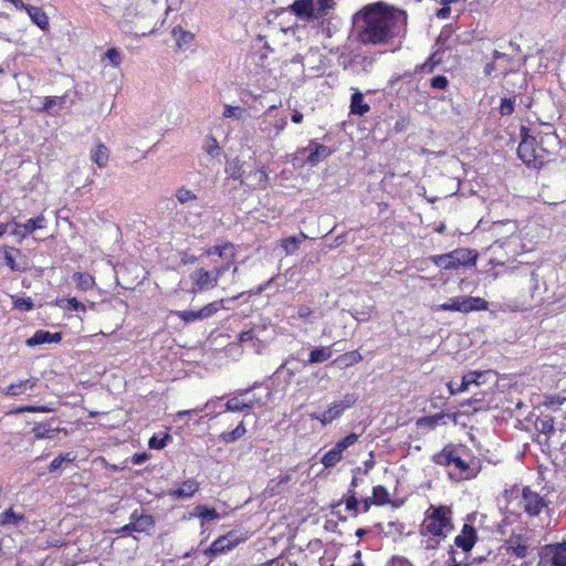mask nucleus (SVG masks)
Listing matches in <instances>:
<instances>
[{"label": "nucleus", "instance_id": "f257e3e1", "mask_svg": "<svg viewBox=\"0 0 566 566\" xmlns=\"http://www.w3.org/2000/svg\"><path fill=\"white\" fill-rule=\"evenodd\" d=\"M355 23L364 44L385 43L398 34V18L382 2L365 7L356 14Z\"/></svg>", "mask_w": 566, "mask_h": 566}, {"label": "nucleus", "instance_id": "f03ea898", "mask_svg": "<svg viewBox=\"0 0 566 566\" xmlns=\"http://www.w3.org/2000/svg\"><path fill=\"white\" fill-rule=\"evenodd\" d=\"M451 520L452 511L449 506L430 505L426 512V517L421 525L422 533L444 538L453 530Z\"/></svg>", "mask_w": 566, "mask_h": 566}, {"label": "nucleus", "instance_id": "7ed1b4c3", "mask_svg": "<svg viewBox=\"0 0 566 566\" xmlns=\"http://www.w3.org/2000/svg\"><path fill=\"white\" fill-rule=\"evenodd\" d=\"M118 23L124 33L134 34L136 36H145L153 33L155 30L150 18L140 12L133 2L125 8Z\"/></svg>", "mask_w": 566, "mask_h": 566}, {"label": "nucleus", "instance_id": "20e7f679", "mask_svg": "<svg viewBox=\"0 0 566 566\" xmlns=\"http://www.w3.org/2000/svg\"><path fill=\"white\" fill-rule=\"evenodd\" d=\"M478 254L470 249H455L446 254L430 256L431 262L443 270H457L460 266L474 265Z\"/></svg>", "mask_w": 566, "mask_h": 566}, {"label": "nucleus", "instance_id": "39448f33", "mask_svg": "<svg viewBox=\"0 0 566 566\" xmlns=\"http://www.w3.org/2000/svg\"><path fill=\"white\" fill-rule=\"evenodd\" d=\"M549 501L534 491L531 486H523L517 495L518 507L530 517H538L549 510Z\"/></svg>", "mask_w": 566, "mask_h": 566}, {"label": "nucleus", "instance_id": "423d86ee", "mask_svg": "<svg viewBox=\"0 0 566 566\" xmlns=\"http://www.w3.org/2000/svg\"><path fill=\"white\" fill-rule=\"evenodd\" d=\"M432 460L438 465L454 467L459 471L461 479H470L474 476L473 470L461 457L460 450L452 444L446 446L440 452L432 457Z\"/></svg>", "mask_w": 566, "mask_h": 566}, {"label": "nucleus", "instance_id": "0eeeda50", "mask_svg": "<svg viewBox=\"0 0 566 566\" xmlns=\"http://www.w3.org/2000/svg\"><path fill=\"white\" fill-rule=\"evenodd\" d=\"M489 303L482 297L461 295L449 298L447 302L438 305L437 310L442 312L470 313L475 311H486Z\"/></svg>", "mask_w": 566, "mask_h": 566}, {"label": "nucleus", "instance_id": "6e6552de", "mask_svg": "<svg viewBox=\"0 0 566 566\" xmlns=\"http://www.w3.org/2000/svg\"><path fill=\"white\" fill-rule=\"evenodd\" d=\"M537 566H566V541L543 546Z\"/></svg>", "mask_w": 566, "mask_h": 566}, {"label": "nucleus", "instance_id": "1a4fd4ad", "mask_svg": "<svg viewBox=\"0 0 566 566\" xmlns=\"http://www.w3.org/2000/svg\"><path fill=\"white\" fill-rule=\"evenodd\" d=\"M547 128L549 130L539 132L536 134V136H532L537 151L543 156L555 154L558 150L560 144L558 135L552 130L551 127Z\"/></svg>", "mask_w": 566, "mask_h": 566}, {"label": "nucleus", "instance_id": "9d476101", "mask_svg": "<svg viewBox=\"0 0 566 566\" xmlns=\"http://www.w3.org/2000/svg\"><path fill=\"white\" fill-rule=\"evenodd\" d=\"M518 157L527 165L536 167L537 163L543 164L544 157L537 151L536 145L532 136H524L517 147Z\"/></svg>", "mask_w": 566, "mask_h": 566}, {"label": "nucleus", "instance_id": "9b49d317", "mask_svg": "<svg viewBox=\"0 0 566 566\" xmlns=\"http://www.w3.org/2000/svg\"><path fill=\"white\" fill-rule=\"evenodd\" d=\"M285 117L272 118L269 114L259 120V130L269 139L276 138L286 127Z\"/></svg>", "mask_w": 566, "mask_h": 566}, {"label": "nucleus", "instance_id": "f8f14e48", "mask_svg": "<svg viewBox=\"0 0 566 566\" xmlns=\"http://www.w3.org/2000/svg\"><path fill=\"white\" fill-rule=\"evenodd\" d=\"M240 538L234 532H229L227 535L218 537L208 549L205 551V554L208 556H216L218 554L231 551L239 543Z\"/></svg>", "mask_w": 566, "mask_h": 566}, {"label": "nucleus", "instance_id": "ddd939ff", "mask_svg": "<svg viewBox=\"0 0 566 566\" xmlns=\"http://www.w3.org/2000/svg\"><path fill=\"white\" fill-rule=\"evenodd\" d=\"M45 221L46 220L43 214H39L36 218L29 219L24 223H19L12 220L11 223L14 224L12 234L19 237L20 239H24L29 233L45 228Z\"/></svg>", "mask_w": 566, "mask_h": 566}, {"label": "nucleus", "instance_id": "4468645a", "mask_svg": "<svg viewBox=\"0 0 566 566\" xmlns=\"http://www.w3.org/2000/svg\"><path fill=\"white\" fill-rule=\"evenodd\" d=\"M528 539L522 534H512L506 539V552L518 558H525L528 555Z\"/></svg>", "mask_w": 566, "mask_h": 566}, {"label": "nucleus", "instance_id": "2eb2a0df", "mask_svg": "<svg viewBox=\"0 0 566 566\" xmlns=\"http://www.w3.org/2000/svg\"><path fill=\"white\" fill-rule=\"evenodd\" d=\"M478 541L475 528L470 524H464L461 533L455 536L454 545L461 548L464 553L470 552Z\"/></svg>", "mask_w": 566, "mask_h": 566}, {"label": "nucleus", "instance_id": "dca6fc26", "mask_svg": "<svg viewBox=\"0 0 566 566\" xmlns=\"http://www.w3.org/2000/svg\"><path fill=\"white\" fill-rule=\"evenodd\" d=\"M61 431L60 421L57 419H50L45 422L34 424L32 432L36 440L53 439Z\"/></svg>", "mask_w": 566, "mask_h": 566}, {"label": "nucleus", "instance_id": "f3484780", "mask_svg": "<svg viewBox=\"0 0 566 566\" xmlns=\"http://www.w3.org/2000/svg\"><path fill=\"white\" fill-rule=\"evenodd\" d=\"M3 258L6 265L12 271L23 272L28 269V260L19 249L6 248Z\"/></svg>", "mask_w": 566, "mask_h": 566}, {"label": "nucleus", "instance_id": "a211bd4d", "mask_svg": "<svg viewBox=\"0 0 566 566\" xmlns=\"http://www.w3.org/2000/svg\"><path fill=\"white\" fill-rule=\"evenodd\" d=\"M193 281V291H206L217 286L218 281L212 271H206L203 269L196 270L191 275Z\"/></svg>", "mask_w": 566, "mask_h": 566}, {"label": "nucleus", "instance_id": "6ab92c4d", "mask_svg": "<svg viewBox=\"0 0 566 566\" xmlns=\"http://www.w3.org/2000/svg\"><path fill=\"white\" fill-rule=\"evenodd\" d=\"M306 163L311 166H316L319 161L326 159L332 155V150L325 146L317 144L315 142H311L308 147L302 149V153H307Z\"/></svg>", "mask_w": 566, "mask_h": 566}, {"label": "nucleus", "instance_id": "aec40b11", "mask_svg": "<svg viewBox=\"0 0 566 566\" xmlns=\"http://www.w3.org/2000/svg\"><path fill=\"white\" fill-rule=\"evenodd\" d=\"M67 99V95L46 96L43 99L42 106L38 111L51 116H56L62 109L66 108Z\"/></svg>", "mask_w": 566, "mask_h": 566}, {"label": "nucleus", "instance_id": "412c9836", "mask_svg": "<svg viewBox=\"0 0 566 566\" xmlns=\"http://www.w3.org/2000/svg\"><path fill=\"white\" fill-rule=\"evenodd\" d=\"M62 339L61 333H50L48 331L39 329L32 337L28 338L25 344L29 347H34L42 344L59 343Z\"/></svg>", "mask_w": 566, "mask_h": 566}, {"label": "nucleus", "instance_id": "4be33fe9", "mask_svg": "<svg viewBox=\"0 0 566 566\" xmlns=\"http://www.w3.org/2000/svg\"><path fill=\"white\" fill-rule=\"evenodd\" d=\"M291 10L300 19H305V20L317 19V14H315L313 0H296L291 6Z\"/></svg>", "mask_w": 566, "mask_h": 566}, {"label": "nucleus", "instance_id": "5701e85b", "mask_svg": "<svg viewBox=\"0 0 566 566\" xmlns=\"http://www.w3.org/2000/svg\"><path fill=\"white\" fill-rule=\"evenodd\" d=\"M255 387V385H253L252 387L250 388H247V389H243V390H239L238 391V396L235 397H232L230 398L227 403H226V411H231V412H241L243 410H251L253 409V403L250 402V403H244L243 401L244 400H240V396H248L250 394V391Z\"/></svg>", "mask_w": 566, "mask_h": 566}, {"label": "nucleus", "instance_id": "b1692460", "mask_svg": "<svg viewBox=\"0 0 566 566\" xmlns=\"http://www.w3.org/2000/svg\"><path fill=\"white\" fill-rule=\"evenodd\" d=\"M482 373L471 371L462 377L461 384L457 389H453V381L448 382V389L450 395H457L459 392L467 391L469 386L472 384L479 385V379L482 377Z\"/></svg>", "mask_w": 566, "mask_h": 566}, {"label": "nucleus", "instance_id": "393cba45", "mask_svg": "<svg viewBox=\"0 0 566 566\" xmlns=\"http://www.w3.org/2000/svg\"><path fill=\"white\" fill-rule=\"evenodd\" d=\"M370 111L369 104L364 101V95L360 91L355 90L350 96V113L358 116H364Z\"/></svg>", "mask_w": 566, "mask_h": 566}, {"label": "nucleus", "instance_id": "a878e982", "mask_svg": "<svg viewBox=\"0 0 566 566\" xmlns=\"http://www.w3.org/2000/svg\"><path fill=\"white\" fill-rule=\"evenodd\" d=\"M24 10L27 11L32 22L36 24L41 30L44 31L49 28V18L42 8L27 6Z\"/></svg>", "mask_w": 566, "mask_h": 566}, {"label": "nucleus", "instance_id": "bb28decb", "mask_svg": "<svg viewBox=\"0 0 566 566\" xmlns=\"http://www.w3.org/2000/svg\"><path fill=\"white\" fill-rule=\"evenodd\" d=\"M199 490L197 481L189 479L182 483V485L170 492L175 499H190Z\"/></svg>", "mask_w": 566, "mask_h": 566}, {"label": "nucleus", "instance_id": "cd10ccee", "mask_svg": "<svg viewBox=\"0 0 566 566\" xmlns=\"http://www.w3.org/2000/svg\"><path fill=\"white\" fill-rule=\"evenodd\" d=\"M342 503H345L346 511L350 512L352 516L356 517L358 515L359 501L357 499L356 491H354L353 489H348L344 497L339 500L337 503H335L333 507H338L342 505Z\"/></svg>", "mask_w": 566, "mask_h": 566}, {"label": "nucleus", "instance_id": "c85d7f7f", "mask_svg": "<svg viewBox=\"0 0 566 566\" xmlns=\"http://www.w3.org/2000/svg\"><path fill=\"white\" fill-rule=\"evenodd\" d=\"M342 411L339 410L336 402H334L327 410L322 413L313 412L310 415L311 419L321 421L324 426L331 423L333 420L339 418L342 416Z\"/></svg>", "mask_w": 566, "mask_h": 566}, {"label": "nucleus", "instance_id": "c756f323", "mask_svg": "<svg viewBox=\"0 0 566 566\" xmlns=\"http://www.w3.org/2000/svg\"><path fill=\"white\" fill-rule=\"evenodd\" d=\"M245 180L253 188L264 189L268 184V174L264 168L256 169L255 171H250L245 176Z\"/></svg>", "mask_w": 566, "mask_h": 566}, {"label": "nucleus", "instance_id": "7c9ffc66", "mask_svg": "<svg viewBox=\"0 0 566 566\" xmlns=\"http://www.w3.org/2000/svg\"><path fill=\"white\" fill-rule=\"evenodd\" d=\"M307 239V235L303 232L296 234V235H290L287 238L282 239L281 247L284 249L286 254H293L295 253L300 244Z\"/></svg>", "mask_w": 566, "mask_h": 566}, {"label": "nucleus", "instance_id": "2f4dec72", "mask_svg": "<svg viewBox=\"0 0 566 566\" xmlns=\"http://www.w3.org/2000/svg\"><path fill=\"white\" fill-rule=\"evenodd\" d=\"M333 355L332 347H316L308 355V364H319L328 360Z\"/></svg>", "mask_w": 566, "mask_h": 566}, {"label": "nucleus", "instance_id": "473e14b6", "mask_svg": "<svg viewBox=\"0 0 566 566\" xmlns=\"http://www.w3.org/2000/svg\"><path fill=\"white\" fill-rule=\"evenodd\" d=\"M247 432L243 421H241L232 431L222 432L219 440L224 443H232L242 438Z\"/></svg>", "mask_w": 566, "mask_h": 566}, {"label": "nucleus", "instance_id": "72a5a7b5", "mask_svg": "<svg viewBox=\"0 0 566 566\" xmlns=\"http://www.w3.org/2000/svg\"><path fill=\"white\" fill-rule=\"evenodd\" d=\"M108 149L105 145L98 144L94 150L91 153V159L98 167H105L108 163Z\"/></svg>", "mask_w": 566, "mask_h": 566}, {"label": "nucleus", "instance_id": "f704fd0d", "mask_svg": "<svg viewBox=\"0 0 566 566\" xmlns=\"http://www.w3.org/2000/svg\"><path fill=\"white\" fill-rule=\"evenodd\" d=\"M35 384H36V379L35 378H30V379L21 380L19 382L11 384L7 388L6 392L8 395H11V396H18V395H21L22 392H24L27 389L33 388L35 386Z\"/></svg>", "mask_w": 566, "mask_h": 566}, {"label": "nucleus", "instance_id": "c9c22d12", "mask_svg": "<svg viewBox=\"0 0 566 566\" xmlns=\"http://www.w3.org/2000/svg\"><path fill=\"white\" fill-rule=\"evenodd\" d=\"M154 526L155 520L149 514H140V516L133 522V528H135L137 533L148 532L154 528Z\"/></svg>", "mask_w": 566, "mask_h": 566}, {"label": "nucleus", "instance_id": "e433bc0d", "mask_svg": "<svg viewBox=\"0 0 566 566\" xmlns=\"http://www.w3.org/2000/svg\"><path fill=\"white\" fill-rule=\"evenodd\" d=\"M363 359L361 355L357 350H352L348 353H345L340 355L338 358L335 359V364H337L339 367H349L354 364L359 363Z\"/></svg>", "mask_w": 566, "mask_h": 566}, {"label": "nucleus", "instance_id": "4c0bfd02", "mask_svg": "<svg viewBox=\"0 0 566 566\" xmlns=\"http://www.w3.org/2000/svg\"><path fill=\"white\" fill-rule=\"evenodd\" d=\"M227 171L230 174V177L234 180L244 181L245 176L248 175L245 169L243 168V164L240 163L238 158L232 160L227 168Z\"/></svg>", "mask_w": 566, "mask_h": 566}, {"label": "nucleus", "instance_id": "58836bf2", "mask_svg": "<svg viewBox=\"0 0 566 566\" xmlns=\"http://www.w3.org/2000/svg\"><path fill=\"white\" fill-rule=\"evenodd\" d=\"M447 415L444 412H439L433 416L422 417L417 420V426L419 428L427 427L429 429H434L440 422L444 419Z\"/></svg>", "mask_w": 566, "mask_h": 566}, {"label": "nucleus", "instance_id": "ea45409f", "mask_svg": "<svg viewBox=\"0 0 566 566\" xmlns=\"http://www.w3.org/2000/svg\"><path fill=\"white\" fill-rule=\"evenodd\" d=\"M76 457L73 452H66L56 457L49 465L50 472H55L63 467V464L73 463Z\"/></svg>", "mask_w": 566, "mask_h": 566}, {"label": "nucleus", "instance_id": "a19ab883", "mask_svg": "<svg viewBox=\"0 0 566 566\" xmlns=\"http://www.w3.org/2000/svg\"><path fill=\"white\" fill-rule=\"evenodd\" d=\"M76 286L83 291L91 289L94 285V279L87 273L76 272L73 275Z\"/></svg>", "mask_w": 566, "mask_h": 566}, {"label": "nucleus", "instance_id": "79ce46f5", "mask_svg": "<svg viewBox=\"0 0 566 566\" xmlns=\"http://www.w3.org/2000/svg\"><path fill=\"white\" fill-rule=\"evenodd\" d=\"M172 35L177 41L178 46L188 45L193 40V34L189 31H184L179 27L172 29Z\"/></svg>", "mask_w": 566, "mask_h": 566}, {"label": "nucleus", "instance_id": "37998d69", "mask_svg": "<svg viewBox=\"0 0 566 566\" xmlns=\"http://www.w3.org/2000/svg\"><path fill=\"white\" fill-rule=\"evenodd\" d=\"M342 459L343 455L333 447L324 454L321 462L325 468H334Z\"/></svg>", "mask_w": 566, "mask_h": 566}, {"label": "nucleus", "instance_id": "c03bdc74", "mask_svg": "<svg viewBox=\"0 0 566 566\" xmlns=\"http://www.w3.org/2000/svg\"><path fill=\"white\" fill-rule=\"evenodd\" d=\"M175 197L177 201L181 205H186L190 201L197 200L196 193L186 187H179L175 192Z\"/></svg>", "mask_w": 566, "mask_h": 566}, {"label": "nucleus", "instance_id": "a18cd8bd", "mask_svg": "<svg viewBox=\"0 0 566 566\" xmlns=\"http://www.w3.org/2000/svg\"><path fill=\"white\" fill-rule=\"evenodd\" d=\"M371 497L378 505H385V504L389 503V501H390L389 493H388L387 489L382 485H377L373 489Z\"/></svg>", "mask_w": 566, "mask_h": 566}, {"label": "nucleus", "instance_id": "49530a36", "mask_svg": "<svg viewBox=\"0 0 566 566\" xmlns=\"http://www.w3.org/2000/svg\"><path fill=\"white\" fill-rule=\"evenodd\" d=\"M223 300L214 301L212 303H209L208 305L203 306L199 310L201 318H208L214 315L221 307H222Z\"/></svg>", "mask_w": 566, "mask_h": 566}, {"label": "nucleus", "instance_id": "de8ad7c7", "mask_svg": "<svg viewBox=\"0 0 566 566\" xmlns=\"http://www.w3.org/2000/svg\"><path fill=\"white\" fill-rule=\"evenodd\" d=\"M334 0H317L316 3H314L315 14H317V19L326 15L328 10H331L334 7Z\"/></svg>", "mask_w": 566, "mask_h": 566}, {"label": "nucleus", "instance_id": "09e8293b", "mask_svg": "<svg viewBox=\"0 0 566 566\" xmlns=\"http://www.w3.org/2000/svg\"><path fill=\"white\" fill-rule=\"evenodd\" d=\"M536 428L538 429V431H541L542 433H545V434H553L555 432V427H554V419L553 418H545V419H539L537 422H536Z\"/></svg>", "mask_w": 566, "mask_h": 566}, {"label": "nucleus", "instance_id": "8fccbe9b", "mask_svg": "<svg viewBox=\"0 0 566 566\" xmlns=\"http://www.w3.org/2000/svg\"><path fill=\"white\" fill-rule=\"evenodd\" d=\"M105 59L108 60L112 66L117 67L123 61V55L118 49L111 48L106 51Z\"/></svg>", "mask_w": 566, "mask_h": 566}, {"label": "nucleus", "instance_id": "3c124183", "mask_svg": "<svg viewBox=\"0 0 566 566\" xmlns=\"http://www.w3.org/2000/svg\"><path fill=\"white\" fill-rule=\"evenodd\" d=\"M205 150L209 156L214 158L220 155L221 147L219 146L217 139L210 136L206 140Z\"/></svg>", "mask_w": 566, "mask_h": 566}, {"label": "nucleus", "instance_id": "603ef678", "mask_svg": "<svg viewBox=\"0 0 566 566\" xmlns=\"http://www.w3.org/2000/svg\"><path fill=\"white\" fill-rule=\"evenodd\" d=\"M515 97L502 98L500 105V114L502 116H510L514 112Z\"/></svg>", "mask_w": 566, "mask_h": 566}, {"label": "nucleus", "instance_id": "864d4df0", "mask_svg": "<svg viewBox=\"0 0 566 566\" xmlns=\"http://www.w3.org/2000/svg\"><path fill=\"white\" fill-rule=\"evenodd\" d=\"M496 69L502 70L505 74L515 71V67H507L506 65L497 64L496 61L493 60L492 62L485 64L483 72L486 76H490Z\"/></svg>", "mask_w": 566, "mask_h": 566}, {"label": "nucleus", "instance_id": "5fc2aeb1", "mask_svg": "<svg viewBox=\"0 0 566 566\" xmlns=\"http://www.w3.org/2000/svg\"><path fill=\"white\" fill-rule=\"evenodd\" d=\"M492 57L494 61H496L497 64L506 65L507 67H514L512 63V59L507 53L500 52L497 50H494L492 52Z\"/></svg>", "mask_w": 566, "mask_h": 566}, {"label": "nucleus", "instance_id": "6e6d98bb", "mask_svg": "<svg viewBox=\"0 0 566 566\" xmlns=\"http://www.w3.org/2000/svg\"><path fill=\"white\" fill-rule=\"evenodd\" d=\"M178 317L186 323L202 319L199 311H181L177 313Z\"/></svg>", "mask_w": 566, "mask_h": 566}, {"label": "nucleus", "instance_id": "4d7b16f0", "mask_svg": "<svg viewBox=\"0 0 566 566\" xmlns=\"http://www.w3.org/2000/svg\"><path fill=\"white\" fill-rule=\"evenodd\" d=\"M357 400V397L354 394H346L344 398L339 401H336L339 410L344 412V410L350 408Z\"/></svg>", "mask_w": 566, "mask_h": 566}, {"label": "nucleus", "instance_id": "13d9d810", "mask_svg": "<svg viewBox=\"0 0 566 566\" xmlns=\"http://www.w3.org/2000/svg\"><path fill=\"white\" fill-rule=\"evenodd\" d=\"M198 516L207 521H213L219 517V513L214 509H208L206 506L198 507Z\"/></svg>", "mask_w": 566, "mask_h": 566}, {"label": "nucleus", "instance_id": "bf43d9fd", "mask_svg": "<svg viewBox=\"0 0 566 566\" xmlns=\"http://www.w3.org/2000/svg\"><path fill=\"white\" fill-rule=\"evenodd\" d=\"M256 337H258V329L255 327H253L248 331L241 332L239 334V342L241 344H247V343L252 342Z\"/></svg>", "mask_w": 566, "mask_h": 566}, {"label": "nucleus", "instance_id": "052dcab7", "mask_svg": "<svg viewBox=\"0 0 566 566\" xmlns=\"http://www.w3.org/2000/svg\"><path fill=\"white\" fill-rule=\"evenodd\" d=\"M233 247L232 244H224V245H216V247H212L210 248L208 251H207V254L208 255H219L221 258L226 256L227 254V251L228 250H232Z\"/></svg>", "mask_w": 566, "mask_h": 566}, {"label": "nucleus", "instance_id": "680f3d73", "mask_svg": "<svg viewBox=\"0 0 566 566\" xmlns=\"http://www.w3.org/2000/svg\"><path fill=\"white\" fill-rule=\"evenodd\" d=\"M449 84L447 76L437 75L430 80V86L436 90H444Z\"/></svg>", "mask_w": 566, "mask_h": 566}, {"label": "nucleus", "instance_id": "e2e57ef3", "mask_svg": "<svg viewBox=\"0 0 566 566\" xmlns=\"http://www.w3.org/2000/svg\"><path fill=\"white\" fill-rule=\"evenodd\" d=\"M34 307V304L30 297L23 298L19 297L14 301V308L20 311H31Z\"/></svg>", "mask_w": 566, "mask_h": 566}, {"label": "nucleus", "instance_id": "0e129e2a", "mask_svg": "<svg viewBox=\"0 0 566 566\" xmlns=\"http://www.w3.org/2000/svg\"><path fill=\"white\" fill-rule=\"evenodd\" d=\"M168 440H169V436H167V434L164 438H161V439H158L156 437H151L149 439L148 446H149L150 449L160 450V449H164L166 447Z\"/></svg>", "mask_w": 566, "mask_h": 566}, {"label": "nucleus", "instance_id": "69168bd1", "mask_svg": "<svg viewBox=\"0 0 566 566\" xmlns=\"http://www.w3.org/2000/svg\"><path fill=\"white\" fill-rule=\"evenodd\" d=\"M20 520H22L21 515H17L12 510H7L3 513L2 523L15 525Z\"/></svg>", "mask_w": 566, "mask_h": 566}, {"label": "nucleus", "instance_id": "338daca9", "mask_svg": "<svg viewBox=\"0 0 566 566\" xmlns=\"http://www.w3.org/2000/svg\"><path fill=\"white\" fill-rule=\"evenodd\" d=\"M387 566H413L406 557L394 556Z\"/></svg>", "mask_w": 566, "mask_h": 566}, {"label": "nucleus", "instance_id": "774afa93", "mask_svg": "<svg viewBox=\"0 0 566 566\" xmlns=\"http://www.w3.org/2000/svg\"><path fill=\"white\" fill-rule=\"evenodd\" d=\"M450 558L449 564L447 566H471V563L464 562V560H458L455 555L457 553L453 551V548L449 552Z\"/></svg>", "mask_w": 566, "mask_h": 566}]
</instances>
